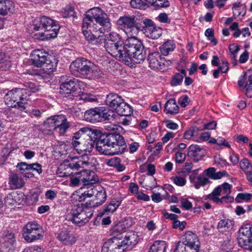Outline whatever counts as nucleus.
Masks as SVG:
<instances>
[{
  "instance_id": "1",
  "label": "nucleus",
  "mask_w": 252,
  "mask_h": 252,
  "mask_svg": "<svg viewBox=\"0 0 252 252\" xmlns=\"http://www.w3.org/2000/svg\"><path fill=\"white\" fill-rule=\"evenodd\" d=\"M95 144L96 150L104 155L121 154L126 147L124 138L119 133H102L100 130L91 129L87 140H85L79 150L91 153Z\"/></svg>"
},
{
  "instance_id": "2",
  "label": "nucleus",
  "mask_w": 252,
  "mask_h": 252,
  "mask_svg": "<svg viewBox=\"0 0 252 252\" xmlns=\"http://www.w3.org/2000/svg\"><path fill=\"white\" fill-rule=\"evenodd\" d=\"M98 188L94 197L90 202H87L85 206L83 207L81 204V205L78 204L69 207L65 212V220L80 225L88 222L89 219L93 215L92 208L102 205L106 199L104 188L100 186H98Z\"/></svg>"
},
{
  "instance_id": "3",
  "label": "nucleus",
  "mask_w": 252,
  "mask_h": 252,
  "mask_svg": "<svg viewBox=\"0 0 252 252\" xmlns=\"http://www.w3.org/2000/svg\"><path fill=\"white\" fill-rule=\"evenodd\" d=\"M146 55V50L141 41L132 35L123 42L117 59L127 64L131 61L140 63L145 60Z\"/></svg>"
},
{
  "instance_id": "4",
  "label": "nucleus",
  "mask_w": 252,
  "mask_h": 252,
  "mask_svg": "<svg viewBox=\"0 0 252 252\" xmlns=\"http://www.w3.org/2000/svg\"><path fill=\"white\" fill-rule=\"evenodd\" d=\"M70 69L73 74L89 79H98L103 75L98 66L84 58H78L72 62Z\"/></svg>"
},
{
  "instance_id": "5",
  "label": "nucleus",
  "mask_w": 252,
  "mask_h": 252,
  "mask_svg": "<svg viewBox=\"0 0 252 252\" xmlns=\"http://www.w3.org/2000/svg\"><path fill=\"white\" fill-rule=\"evenodd\" d=\"M137 243L135 236H127L121 233L108 239L103 245L101 252H123L128 247H132Z\"/></svg>"
},
{
  "instance_id": "6",
  "label": "nucleus",
  "mask_w": 252,
  "mask_h": 252,
  "mask_svg": "<svg viewBox=\"0 0 252 252\" xmlns=\"http://www.w3.org/2000/svg\"><path fill=\"white\" fill-rule=\"evenodd\" d=\"M95 21L100 27L98 30L100 32H104L110 29L111 24L107 15L99 8H94L88 10L83 20L82 26L84 28H89L90 22Z\"/></svg>"
},
{
  "instance_id": "7",
  "label": "nucleus",
  "mask_w": 252,
  "mask_h": 252,
  "mask_svg": "<svg viewBox=\"0 0 252 252\" xmlns=\"http://www.w3.org/2000/svg\"><path fill=\"white\" fill-rule=\"evenodd\" d=\"M29 96L27 89L16 88L8 92L4 99L8 107H15L21 111L26 112Z\"/></svg>"
},
{
  "instance_id": "8",
  "label": "nucleus",
  "mask_w": 252,
  "mask_h": 252,
  "mask_svg": "<svg viewBox=\"0 0 252 252\" xmlns=\"http://www.w3.org/2000/svg\"><path fill=\"white\" fill-rule=\"evenodd\" d=\"M89 158L87 156L72 158L70 161H65L60 165L58 168L57 173L60 177H68L72 174V172L67 171V169L78 170L80 168H83L89 165Z\"/></svg>"
},
{
  "instance_id": "9",
  "label": "nucleus",
  "mask_w": 252,
  "mask_h": 252,
  "mask_svg": "<svg viewBox=\"0 0 252 252\" xmlns=\"http://www.w3.org/2000/svg\"><path fill=\"white\" fill-rule=\"evenodd\" d=\"M31 61L33 65L37 67L44 66L45 69L53 70L55 69L57 60L48 53L40 50L32 51Z\"/></svg>"
},
{
  "instance_id": "10",
  "label": "nucleus",
  "mask_w": 252,
  "mask_h": 252,
  "mask_svg": "<svg viewBox=\"0 0 252 252\" xmlns=\"http://www.w3.org/2000/svg\"><path fill=\"white\" fill-rule=\"evenodd\" d=\"M104 48L111 56L117 59L123 44L121 37L116 32H110L105 35Z\"/></svg>"
},
{
  "instance_id": "11",
  "label": "nucleus",
  "mask_w": 252,
  "mask_h": 252,
  "mask_svg": "<svg viewBox=\"0 0 252 252\" xmlns=\"http://www.w3.org/2000/svg\"><path fill=\"white\" fill-rule=\"evenodd\" d=\"M23 235L27 242L32 243L41 239L43 237V231L35 221L29 222L23 228Z\"/></svg>"
},
{
  "instance_id": "12",
  "label": "nucleus",
  "mask_w": 252,
  "mask_h": 252,
  "mask_svg": "<svg viewBox=\"0 0 252 252\" xmlns=\"http://www.w3.org/2000/svg\"><path fill=\"white\" fill-rule=\"evenodd\" d=\"M238 243L242 248L252 251V225L247 224L242 226L238 232Z\"/></svg>"
},
{
  "instance_id": "13",
  "label": "nucleus",
  "mask_w": 252,
  "mask_h": 252,
  "mask_svg": "<svg viewBox=\"0 0 252 252\" xmlns=\"http://www.w3.org/2000/svg\"><path fill=\"white\" fill-rule=\"evenodd\" d=\"M60 93L62 94H70L75 93L79 88L77 79L67 76H62L60 80Z\"/></svg>"
},
{
  "instance_id": "14",
  "label": "nucleus",
  "mask_w": 252,
  "mask_h": 252,
  "mask_svg": "<svg viewBox=\"0 0 252 252\" xmlns=\"http://www.w3.org/2000/svg\"><path fill=\"white\" fill-rule=\"evenodd\" d=\"M135 18L134 16H125L121 17L118 20L119 24L124 28L126 32L130 35H136L139 31Z\"/></svg>"
},
{
  "instance_id": "15",
  "label": "nucleus",
  "mask_w": 252,
  "mask_h": 252,
  "mask_svg": "<svg viewBox=\"0 0 252 252\" xmlns=\"http://www.w3.org/2000/svg\"><path fill=\"white\" fill-rule=\"evenodd\" d=\"M59 28V26L56 25L51 19V23L46 24L44 32H40L34 35L35 38L42 40L53 38L57 36Z\"/></svg>"
},
{
  "instance_id": "16",
  "label": "nucleus",
  "mask_w": 252,
  "mask_h": 252,
  "mask_svg": "<svg viewBox=\"0 0 252 252\" xmlns=\"http://www.w3.org/2000/svg\"><path fill=\"white\" fill-rule=\"evenodd\" d=\"M90 132H91V129L84 127L75 132L72 137V144L73 146L77 148V150H79L85 140H87L88 134Z\"/></svg>"
},
{
  "instance_id": "17",
  "label": "nucleus",
  "mask_w": 252,
  "mask_h": 252,
  "mask_svg": "<svg viewBox=\"0 0 252 252\" xmlns=\"http://www.w3.org/2000/svg\"><path fill=\"white\" fill-rule=\"evenodd\" d=\"M149 66L153 69H162L164 66L165 60L158 52H152L148 57Z\"/></svg>"
},
{
  "instance_id": "18",
  "label": "nucleus",
  "mask_w": 252,
  "mask_h": 252,
  "mask_svg": "<svg viewBox=\"0 0 252 252\" xmlns=\"http://www.w3.org/2000/svg\"><path fill=\"white\" fill-rule=\"evenodd\" d=\"M206 154L205 150L197 145H191L188 148V156L196 162L200 160Z\"/></svg>"
},
{
  "instance_id": "19",
  "label": "nucleus",
  "mask_w": 252,
  "mask_h": 252,
  "mask_svg": "<svg viewBox=\"0 0 252 252\" xmlns=\"http://www.w3.org/2000/svg\"><path fill=\"white\" fill-rule=\"evenodd\" d=\"M183 242L188 246H189L192 251L195 250L198 252L199 242L197 235L192 232H187L185 235Z\"/></svg>"
},
{
  "instance_id": "20",
  "label": "nucleus",
  "mask_w": 252,
  "mask_h": 252,
  "mask_svg": "<svg viewBox=\"0 0 252 252\" xmlns=\"http://www.w3.org/2000/svg\"><path fill=\"white\" fill-rule=\"evenodd\" d=\"M97 111L98 118L96 120V123L114 119L116 116L113 111L102 107L97 108Z\"/></svg>"
},
{
  "instance_id": "21",
  "label": "nucleus",
  "mask_w": 252,
  "mask_h": 252,
  "mask_svg": "<svg viewBox=\"0 0 252 252\" xmlns=\"http://www.w3.org/2000/svg\"><path fill=\"white\" fill-rule=\"evenodd\" d=\"M81 175L84 177L81 180L84 185H92L98 181V178L95 173L90 170H84L80 172Z\"/></svg>"
},
{
  "instance_id": "22",
  "label": "nucleus",
  "mask_w": 252,
  "mask_h": 252,
  "mask_svg": "<svg viewBox=\"0 0 252 252\" xmlns=\"http://www.w3.org/2000/svg\"><path fill=\"white\" fill-rule=\"evenodd\" d=\"M57 238L61 242L66 245H72L76 241L75 236L66 229L62 230L59 234Z\"/></svg>"
},
{
  "instance_id": "23",
  "label": "nucleus",
  "mask_w": 252,
  "mask_h": 252,
  "mask_svg": "<svg viewBox=\"0 0 252 252\" xmlns=\"http://www.w3.org/2000/svg\"><path fill=\"white\" fill-rule=\"evenodd\" d=\"M66 121H67V119L63 115L54 116L48 118L44 122V125L45 126L51 125V128H57L63 122H65Z\"/></svg>"
},
{
  "instance_id": "24",
  "label": "nucleus",
  "mask_w": 252,
  "mask_h": 252,
  "mask_svg": "<svg viewBox=\"0 0 252 252\" xmlns=\"http://www.w3.org/2000/svg\"><path fill=\"white\" fill-rule=\"evenodd\" d=\"M123 100L122 97L114 93H110L107 95L106 98V104L111 108L115 109Z\"/></svg>"
},
{
  "instance_id": "25",
  "label": "nucleus",
  "mask_w": 252,
  "mask_h": 252,
  "mask_svg": "<svg viewBox=\"0 0 252 252\" xmlns=\"http://www.w3.org/2000/svg\"><path fill=\"white\" fill-rule=\"evenodd\" d=\"M51 23V19L46 16L37 18L34 22L33 29L34 31L44 32L46 24Z\"/></svg>"
},
{
  "instance_id": "26",
  "label": "nucleus",
  "mask_w": 252,
  "mask_h": 252,
  "mask_svg": "<svg viewBox=\"0 0 252 252\" xmlns=\"http://www.w3.org/2000/svg\"><path fill=\"white\" fill-rule=\"evenodd\" d=\"M9 184L13 189H21L24 185L23 179L16 174H11L9 178Z\"/></svg>"
},
{
  "instance_id": "27",
  "label": "nucleus",
  "mask_w": 252,
  "mask_h": 252,
  "mask_svg": "<svg viewBox=\"0 0 252 252\" xmlns=\"http://www.w3.org/2000/svg\"><path fill=\"white\" fill-rule=\"evenodd\" d=\"M114 110L120 116H127L132 114L131 106L124 101V100Z\"/></svg>"
},
{
  "instance_id": "28",
  "label": "nucleus",
  "mask_w": 252,
  "mask_h": 252,
  "mask_svg": "<svg viewBox=\"0 0 252 252\" xmlns=\"http://www.w3.org/2000/svg\"><path fill=\"white\" fill-rule=\"evenodd\" d=\"M145 33L148 37L155 39L158 38L162 34V30L160 27L150 26L144 29Z\"/></svg>"
},
{
  "instance_id": "29",
  "label": "nucleus",
  "mask_w": 252,
  "mask_h": 252,
  "mask_svg": "<svg viewBox=\"0 0 252 252\" xmlns=\"http://www.w3.org/2000/svg\"><path fill=\"white\" fill-rule=\"evenodd\" d=\"M13 7V3L10 0H0V15L5 16L11 13Z\"/></svg>"
},
{
  "instance_id": "30",
  "label": "nucleus",
  "mask_w": 252,
  "mask_h": 252,
  "mask_svg": "<svg viewBox=\"0 0 252 252\" xmlns=\"http://www.w3.org/2000/svg\"><path fill=\"white\" fill-rule=\"evenodd\" d=\"M166 113L170 114H176L179 112V106L177 105L174 98H170L165 103L164 106Z\"/></svg>"
},
{
  "instance_id": "31",
  "label": "nucleus",
  "mask_w": 252,
  "mask_h": 252,
  "mask_svg": "<svg viewBox=\"0 0 252 252\" xmlns=\"http://www.w3.org/2000/svg\"><path fill=\"white\" fill-rule=\"evenodd\" d=\"M20 200V195L15 193L9 194L5 197L4 202L6 205L16 206L22 204V202H18L17 199Z\"/></svg>"
},
{
  "instance_id": "32",
  "label": "nucleus",
  "mask_w": 252,
  "mask_h": 252,
  "mask_svg": "<svg viewBox=\"0 0 252 252\" xmlns=\"http://www.w3.org/2000/svg\"><path fill=\"white\" fill-rule=\"evenodd\" d=\"M186 75V71L184 69L181 70L180 73H176L171 80V85L172 86H176L180 85L183 80L184 76Z\"/></svg>"
},
{
  "instance_id": "33",
  "label": "nucleus",
  "mask_w": 252,
  "mask_h": 252,
  "mask_svg": "<svg viewBox=\"0 0 252 252\" xmlns=\"http://www.w3.org/2000/svg\"><path fill=\"white\" fill-rule=\"evenodd\" d=\"M175 48V45L173 40H168L165 42L159 48L161 53L164 55H167L169 52L172 51Z\"/></svg>"
},
{
  "instance_id": "34",
  "label": "nucleus",
  "mask_w": 252,
  "mask_h": 252,
  "mask_svg": "<svg viewBox=\"0 0 252 252\" xmlns=\"http://www.w3.org/2000/svg\"><path fill=\"white\" fill-rule=\"evenodd\" d=\"M148 3L154 6L156 9L168 7L170 3L168 0H145Z\"/></svg>"
},
{
  "instance_id": "35",
  "label": "nucleus",
  "mask_w": 252,
  "mask_h": 252,
  "mask_svg": "<svg viewBox=\"0 0 252 252\" xmlns=\"http://www.w3.org/2000/svg\"><path fill=\"white\" fill-rule=\"evenodd\" d=\"M166 245L164 241L155 242L151 246L149 252H165Z\"/></svg>"
},
{
  "instance_id": "36",
  "label": "nucleus",
  "mask_w": 252,
  "mask_h": 252,
  "mask_svg": "<svg viewBox=\"0 0 252 252\" xmlns=\"http://www.w3.org/2000/svg\"><path fill=\"white\" fill-rule=\"evenodd\" d=\"M97 108L91 109L86 111L84 114V118L85 120L91 123H96V120L97 119Z\"/></svg>"
},
{
  "instance_id": "37",
  "label": "nucleus",
  "mask_w": 252,
  "mask_h": 252,
  "mask_svg": "<svg viewBox=\"0 0 252 252\" xmlns=\"http://www.w3.org/2000/svg\"><path fill=\"white\" fill-rule=\"evenodd\" d=\"M190 181L193 183L194 187L198 189L200 187H203L210 183L209 179L206 177L198 176L193 180L190 178Z\"/></svg>"
},
{
  "instance_id": "38",
  "label": "nucleus",
  "mask_w": 252,
  "mask_h": 252,
  "mask_svg": "<svg viewBox=\"0 0 252 252\" xmlns=\"http://www.w3.org/2000/svg\"><path fill=\"white\" fill-rule=\"evenodd\" d=\"M11 66L9 57L4 53H0V68L7 70Z\"/></svg>"
},
{
  "instance_id": "39",
  "label": "nucleus",
  "mask_w": 252,
  "mask_h": 252,
  "mask_svg": "<svg viewBox=\"0 0 252 252\" xmlns=\"http://www.w3.org/2000/svg\"><path fill=\"white\" fill-rule=\"evenodd\" d=\"M233 227L232 221L229 219H223L220 220L218 224V229H224V230H228Z\"/></svg>"
},
{
  "instance_id": "40",
  "label": "nucleus",
  "mask_w": 252,
  "mask_h": 252,
  "mask_svg": "<svg viewBox=\"0 0 252 252\" xmlns=\"http://www.w3.org/2000/svg\"><path fill=\"white\" fill-rule=\"evenodd\" d=\"M174 252H197L196 250H193V251L189 248V246L186 245L183 241H179L176 247Z\"/></svg>"
},
{
  "instance_id": "41",
  "label": "nucleus",
  "mask_w": 252,
  "mask_h": 252,
  "mask_svg": "<svg viewBox=\"0 0 252 252\" xmlns=\"http://www.w3.org/2000/svg\"><path fill=\"white\" fill-rule=\"evenodd\" d=\"M79 100H82L85 102H92L97 100L95 95H94L91 94H87L82 93L79 94L78 96H76Z\"/></svg>"
},
{
  "instance_id": "42",
  "label": "nucleus",
  "mask_w": 252,
  "mask_h": 252,
  "mask_svg": "<svg viewBox=\"0 0 252 252\" xmlns=\"http://www.w3.org/2000/svg\"><path fill=\"white\" fill-rule=\"evenodd\" d=\"M246 72H245L243 75L242 76L241 79L238 82V84L240 87L252 86V74L249 76L247 81H246Z\"/></svg>"
},
{
  "instance_id": "43",
  "label": "nucleus",
  "mask_w": 252,
  "mask_h": 252,
  "mask_svg": "<svg viewBox=\"0 0 252 252\" xmlns=\"http://www.w3.org/2000/svg\"><path fill=\"white\" fill-rule=\"evenodd\" d=\"M25 89H27V92L30 94V92L32 93H36L40 90V87L37 83L28 82H26L24 84Z\"/></svg>"
},
{
  "instance_id": "44",
  "label": "nucleus",
  "mask_w": 252,
  "mask_h": 252,
  "mask_svg": "<svg viewBox=\"0 0 252 252\" xmlns=\"http://www.w3.org/2000/svg\"><path fill=\"white\" fill-rule=\"evenodd\" d=\"M120 204V201L115 200H112L104 209V211L105 212H110L112 213L116 210Z\"/></svg>"
},
{
  "instance_id": "45",
  "label": "nucleus",
  "mask_w": 252,
  "mask_h": 252,
  "mask_svg": "<svg viewBox=\"0 0 252 252\" xmlns=\"http://www.w3.org/2000/svg\"><path fill=\"white\" fill-rule=\"evenodd\" d=\"M209 198L212 199L214 202L219 203H222L223 202H231L233 201V198L228 195L223 196L221 198H219L217 196H212V197L209 196Z\"/></svg>"
},
{
  "instance_id": "46",
  "label": "nucleus",
  "mask_w": 252,
  "mask_h": 252,
  "mask_svg": "<svg viewBox=\"0 0 252 252\" xmlns=\"http://www.w3.org/2000/svg\"><path fill=\"white\" fill-rule=\"evenodd\" d=\"M252 194L249 193H239L237 195L235 201L238 202H241L242 200L248 201L252 199Z\"/></svg>"
},
{
  "instance_id": "47",
  "label": "nucleus",
  "mask_w": 252,
  "mask_h": 252,
  "mask_svg": "<svg viewBox=\"0 0 252 252\" xmlns=\"http://www.w3.org/2000/svg\"><path fill=\"white\" fill-rule=\"evenodd\" d=\"M198 128L193 127L185 132L184 137L186 139H190L192 136L195 135L198 133Z\"/></svg>"
},
{
  "instance_id": "48",
  "label": "nucleus",
  "mask_w": 252,
  "mask_h": 252,
  "mask_svg": "<svg viewBox=\"0 0 252 252\" xmlns=\"http://www.w3.org/2000/svg\"><path fill=\"white\" fill-rule=\"evenodd\" d=\"M4 243L8 247L13 246L15 243V237L13 234L8 233L4 237Z\"/></svg>"
},
{
  "instance_id": "49",
  "label": "nucleus",
  "mask_w": 252,
  "mask_h": 252,
  "mask_svg": "<svg viewBox=\"0 0 252 252\" xmlns=\"http://www.w3.org/2000/svg\"><path fill=\"white\" fill-rule=\"evenodd\" d=\"M240 166L241 168L244 171H245L246 172L249 169H250V170H252V165L250 163L249 160L247 158H243L240 161Z\"/></svg>"
},
{
  "instance_id": "50",
  "label": "nucleus",
  "mask_w": 252,
  "mask_h": 252,
  "mask_svg": "<svg viewBox=\"0 0 252 252\" xmlns=\"http://www.w3.org/2000/svg\"><path fill=\"white\" fill-rule=\"evenodd\" d=\"M70 126V125L67 121L63 122L61 126H59L56 128L58 129L59 132L60 134H64L67 131V129Z\"/></svg>"
},
{
  "instance_id": "51",
  "label": "nucleus",
  "mask_w": 252,
  "mask_h": 252,
  "mask_svg": "<svg viewBox=\"0 0 252 252\" xmlns=\"http://www.w3.org/2000/svg\"><path fill=\"white\" fill-rule=\"evenodd\" d=\"M130 5L134 8H143L146 4L142 0H131Z\"/></svg>"
},
{
  "instance_id": "52",
  "label": "nucleus",
  "mask_w": 252,
  "mask_h": 252,
  "mask_svg": "<svg viewBox=\"0 0 252 252\" xmlns=\"http://www.w3.org/2000/svg\"><path fill=\"white\" fill-rule=\"evenodd\" d=\"M105 42V37H104L102 35H98L97 37H96V36L95 35L91 43L93 45L99 46L102 45L103 43L104 44V45Z\"/></svg>"
},
{
  "instance_id": "53",
  "label": "nucleus",
  "mask_w": 252,
  "mask_h": 252,
  "mask_svg": "<svg viewBox=\"0 0 252 252\" xmlns=\"http://www.w3.org/2000/svg\"><path fill=\"white\" fill-rule=\"evenodd\" d=\"M98 185L93 186V187L91 186L89 187V188L88 189V190L84 191L85 195H87L88 197H91L94 196L98 190Z\"/></svg>"
},
{
  "instance_id": "54",
  "label": "nucleus",
  "mask_w": 252,
  "mask_h": 252,
  "mask_svg": "<svg viewBox=\"0 0 252 252\" xmlns=\"http://www.w3.org/2000/svg\"><path fill=\"white\" fill-rule=\"evenodd\" d=\"M174 183L178 186H184L186 183V180L184 177L176 176L174 178Z\"/></svg>"
},
{
  "instance_id": "55",
  "label": "nucleus",
  "mask_w": 252,
  "mask_h": 252,
  "mask_svg": "<svg viewBox=\"0 0 252 252\" xmlns=\"http://www.w3.org/2000/svg\"><path fill=\"white\" fill-rule=\"evenodd\" d=\"M30 164H28L26 162H21L17 164V169L23 173L25 170H30Z\"/></svg>"
},
{
  "instance_id": "56",
  "label": "nucleus",
  "mask_w": 252,
  "mask_h": 252,
  "mask_svg": "<svg viewBox=\"0 0 252 252\" xmlns=\"http://www.w3.org/2000/svg\"><path fill=\"white\" fill-rule=\"evenodd\" d=\"M176 161L178 163H183L186 159V155L183 153L177 152L175 154Z\"/></svg>"
},
{
  "instance_id": "57",
  "label": "nucleus",
  "mask_w": 252,
  "mask_h": 252,
  "mask_svg": "<svg viewBox=\"0 0 252 252\" xmlns=\"http://www.w3.org/2000/svg\"><path fill=\"white\" fill-rule=\"evenodd\" d=\"M158 19L162 23H169L170 22V20L168 18L167 14L165 13H160L158 16Z\"/></svg>"
},
{
  "instance_id": "58",
  "label": "nucleus",
  "mask_w": 252,
  "mask_h": 252,
  "mask_svg": "<svg viewBox=\"0 0 252 252\" xmlns=\"http://www.w3.org/2000/svg\"><path fill=\"white\" fill-rule=\"evenodd\" d=\"M120 162V158L115 157L109 160L107 162V164L110 166L116 167Z\"/></svg>"
},
{
  "instance_id": "59",
  "label": "nucleus",
  "mask_w": 252,
  "mask_h": 252,
  "mask_svg": "<svg viewBox=\"0 0 252 252\" xmlns=\"http://www.w3.org/2000/svg\"><path fill=\"white\" fill-rule=\"evenodd\" d=\"M84 36H85V38L90 43H91L92 40H93L94 35L92 33L91 30H89V31H84Z\"/></svg>"
},
{
  "instance_id": "60",
  "label": "nucleus",
  "mask_w": 252,
  "mask_h": 252,
  "mask_svg": "<svg viewBox=\"0 0 252 252\" xmlns=\"http://www.w3.org/2000/svg\"><path fill=\"white\" fill-rule=\"evenodd\" d=\"M182 207L186 210H189L192 208V203L186 199L183 198L181 200Z\"/></svg>"
},
{
  "instance_id": "61",
  "label": "nucleus",
  "mask_w": 252,
  "mask_h": 252,
  "mask_svg": "<svg viewBox=\"0 0 252 252\" xmlns=\"http://www.w3.org/2000/svg\"><path fill=\"white\" fill-rule=\"evenodd\" d=\"M30 169L36 171L38 174H40L42 172L41 165L38 163L30 164Z\"/></svg>"
},
{
  "instance_id": "62",
  "label": "nucleus",
  "mask_w": 252,
  "mask_h": 252,
  "mask_svg": "<svg viewBox=\"0 0 252 252\" xmlns=\"http://www.w3.org/2000/svg\"><path fill=\"white\" fill-rule=\"evenodd\" d=\"M189 100H189V97L187 95H186L183 96V97L182 99L181 98H180L179 99V103H180V105L182 107H185L189 104Z\"/></svg>"
},
{
  "instance_id": "63",
  "label": "nucleus",
  "mask_w": 252,
  "mask_h": 252,
  "mask_svg": "<svg viewBox=\"0 0 252 252\" xmlns=\"http://www.w3.org/2000/svg\"><path fill=\"white\" fill-rule=\"evenodd\" d=\"M221 186L224 193L226 194V195L228 196V194L231 192V186L228 183L225 182Z\"/></svg>"
},
{
  "instance_id": "64",
  "label": "nucleus",
  "mask_w": 252,
  "mask_h": 252,
  "mask_svg": "<svg viewBox=\"0 0 252 252\" xmlns=\"http://www.w3.org/2000/svg\"><path fill=\"white\" fill-rule=\"evenodd\" d=\"M235 138L238 142L247 143L249 141L248 137L242 134L235 136Z\"/></svg>"
}]
</instances>
